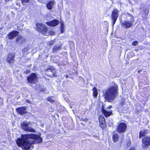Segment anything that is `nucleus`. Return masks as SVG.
I'll list each match as a JSON object with an SVG mask.
<instances>
[{
    "label": "nucleus",
    "instance_id": "9d476101",
    "mask_svg": "<svg viewBox=\"0 0 150 150\" xmlns=\"http://www.w3.org/2000/svg\"><path fill=\"white\" fill-rule=\"evenodd\" d=\"M133 23L131 21L129 20L125 21L121 24L122 27L126 29L130 28L132 25Z\"/></svg>",
    "mask_w": 150,
    "mask_h": 150
},
{
    "label": "nucleus",
    "instance_id": "6ab92c4d",
    "mask_svg": "<svg viewBox=\"0 0 150 150\" xmlns=\"http://www.w3.org/2000/svg\"><path fill=\"white\" fill-rule=\"evenodd\" d=\"M62 46L59 45L54 46L53 48V52H56L61 49Z\"/></svg>",
    "mask_w": 150,
    "mask_h": 150
},
{
    "label": "nucleus",
    "instance_id": "c85d7f7f",
    "mask_svg": "<svg viewBox=\"0 0 150 150\" xmlns=\"http://www.w3.org/2000/svg\"><path fill=\"white\" fill-rule=\"evenodd\" d=\"M54 33H55L52 31H50V34L52 35H54Z\"/></svg>",
    "mask_w": 150,
    "mask_h": 150
},
{
    "label": "nucleus",
    "instance_id": "412c9836",
    "mask_svg": "<svg viewBox=\"0 0 150 150\" xmlns=\"http://www.w3.org/2000/svg\"><path fill=\"white\" fill-rule=\"evenodd\" d=\"M19 41L21 43H22V42H24L25 41L24 39L22 38L21 36L20 35H18L16 39V41L17 42Z\"/></svg>",
    "mask_w": 150,
    "mask_h": 150
},
{
    "label": "nucleus",
    "instance_id": "39448f33",
    "mask_svg": "<svg viewBox=\"0 0 150 150\" xmlns=\"http://www.w3.org/2000/svg\"><path fill=\"white\" fill-rule=\"evenodd\" d=\"M30 123L28 122H23L21 124V127L22 128L26 131H29L31 132H35V131L34 129L28 126Z\"/></svg>",
    "mask_w": 150,
    "mask_h": 150
},
{
    "label": "nucleus",
    "instance_id": "cd10ccee",
    "mask_svg": "<svg viewBox=\"0 0 150 150\" xmlns=\"http://www.w3.org/2000/svg\"><path fill=\"white\" fill-rule=\"evenodd\" d=\"M105 125V122L104 121V122L101 123V124L100 125V126L101 127H104Z\"/></svg>",
    "mask_w": 150,
    "mask_h": 150
},
{
    "label": "nucleus",
    "instance_id": "4468645a",
    "mask_svg": "<svg viewBox=\"0 0 150 150\" xmlns=\"http://www.w3.org/2000/svg\"><path fill=\"white\" fill-rule=\"evenodd\" d=\"M17 111L20 114L23 115L26 113V108L25 107L19 108L16 109Z\"/></svg>",
    "mask_w": 150,
    "mask_h": 150
},
{
    "label": "nucleus",
    "instance_id": "f257e3e1",
    "mask_svg": "<svg viewBox=\"0 0 150 150\" xmlns=\"http://www.w3.org/2000/svg\"><path fill=\"white\" fill-rule=\"evenodd\" d=\"M42 138L39 135L34 134H22L21 138L16 141L17 145L24 150L29 149L32 144L42 142Z\"/></svg>",
    "mask_w": 150,
    "mask_h": 150
},
{
    "label": "nucleus",
    "instance_id": "0eeeda50",
    "mask_svg": "<svg viewBox=\"0 0 150 150\" xmlns=\"http://www.w3.org/2000/svg\"><path fill=\"white\" fill-rule=\"evenodd\" d=\"M119 16L118 11L117 9H115L112 13L111 18L112 20V25L113 26L118 18Z\"/></svg>",
    "mask_w": 150,
    "mask_h": 150
},
{
    "label": "nucleus",
    "instance_id": "ddd939ff",
    "mask_svg": "<svg viewBox=\"0 0 150 150\" xmlns=\"http://www.w3.org/2000/svg\"><path fill=\"white\" fill-rule=\"evenodd\" d=\"M46 24L50 26H55L57 25L59 23V21L57 20H54L53 21L48 22L46 23Z\"/></svg>",
    "mask_w": 150,
    "mask_h": 150
},
{
    "label": "nucleus",
    "instance_id": "4be33fe9",
    "mask_svg": "<svg viewBox=\"0 0 150 150\" xmlns=\"http://www.w3.org/2000/svg\"><path fill=\"white\" fill-rule=\"evenodd\" d=\"M93 95L95 97H96L98 95V92L97 89L94 87L93 89Z\"/></svg>",
    "mask_w": 150,
    "mask_h": 150
},
{
    "label": "nucleus",
    "instance_id": "1a4fd4ad",
    "mask_svg": "<svg viewBox=\"0 0 150 150\" xmlns=\"http://www.w3.org/2000/svg\"><path fill=\"white\" fill-rule=\"evenodd\" d=\"M143 144L142 147H143L148 146L150 145V137H145L142 139Z\"/></svg>",
    "mask_w": 150,
    "mask_h": 150
},
{
    "label": "nucleus",
    "instance_id": "f704fd0d",
    "mask_svg": "<svg viewBox=\"0 0 150 150\" xmlns=\"http://www.w3.org/2000/svg\"><path fill=\"white\" fill-rule=\"evenodd\" d=\"M6 1H9L10 0H5Z\"/></svg>",
    "mask_w": 150,
    "mask_h": 150
},
{
    "label": "nucleus",
    "instance_id": "2eb2a0df",
    "mask_svg": "<svg viewBox=\"0 0 150 150\" xmlns=\"http://www.w3.org/2000/svg\"><path fill=\"white\" fill-rule=\"evenodd\" d=\"M101 110L103 113L106 117L109 116L112 113V110L108 111L103 107L102 108Z\"/></svg>",
    "mask_w": 150,
    "mask_h": 150
},
{
    "label": "nucleus",
    "instance_id": "f8f14e48",
    "mask_svg": "<svg viewBox=\"0 0 150 150\" xmlns=\"http://www.w3.org/2000/svg\"><path fill=\"white\" fill-rule=\"evenodd\" d=\"M18 34L19 32L18 31H13L9 34L8 38L9 39H13L18 35Z\"/></svg>",
    "mask_w": 150,
    "mask_h": 150
},
{
    "label": "nucleus",
    "instance_id": "dca6fc26",
    "mask_svg": "<svg viewBox=\"0 0 150 150\" xmlns=\"http://www.w3.org/2000/svg\"><path fill=\"white\" fill-rule=\"evenodd\" d=\"M55 2L54 1H51L47 3L46 4L47 8L49 10L51 9Z\"/></svg>",
    "mask_w": 150,
    "mask_h": 150
},
{
    "label": "nucleus",
    "instance_id": "20e7f679",
    "mask_svg": "<svg viewBox=\"0 0 150 150\" xmlns=\"http://www.w3.org/2000/svg\"><path fill=\"white\" fill-rule=\"evenodd\" d=\"M38 78L36 74L32 73L30 74L27 77L28 82L31 84H35L38 82Z\"/></svg>",
    "mask_w": 150,
    "mask_h": 150
},
{
    "label": "nucleus",
    "instance_id": "393cba45",
    "mask_svg": "<svg viewBox=\"0 0 150 150\" xmlns=\"http://www.w3.org/2000/svg\"><path fill=\"white\" fill-rule=\"evenodd\" d=\"M55 42L54 40H51L49 41L48 42V44L49 46L52 45Z\"/></svg>",
    "mask_w": 150,
    "mask_h": 150
},
{
    "label": "nucleus",
    "instance_id": "bb28decb",
    "mask_svg": "<svg viewBox=\"0 0 150 150\" xmlns=\"http://www.w3.org/2000/svg\"><path fill=\"white\" fill-rule=\"evenodd\" d=\"M138 42L137 41H135L132 43V45L134 46H137L138 45Z\"/></svg>",
    "mask_w": 150,
    "mask_h": 150
},
{
    "label": "nucleus",
    "instance_id": "b1692460",
    "mask_svg": "<svg viewBox=\"0 0 150 150\" xmlns=\"http://www.w3.org/2000/svg\"><path fill=\"white\" fill-rule=\"evenodd\" d=\"M52 98V97H48L47 98L48 101L50 102L53 103L54 101V100Z\"/></svg>",
    "mask_w": 150,
    "mask_h": 150
},
{
    "label": "nucleus",
    "instance_id": "473e14b6",
    "mask_svg": "<svg viewBox=\"0 0 150 150\" xmlns=\"http://www.w3.org/2000/svg\"><path fill=\"white\" fill-rule=\"evenodd\" d=\"M130 144H131V143H130V142H129L128 144H127V145L128 146H129L130 145Z\"/></svg>",
    "mask_w": 150,
    "mask_h": 150
},
{
    "label": "nucleus",
    "instance_id": "7c9ffc66",
    "mask_svg": "<svg viewBox=\"0 0 150 150\" xmlns=\"http://www.w3.org/2000/svg\"><path fill=\"white\" fill-rule=\"evenodd\" d=\"M16 5L19 7L20 5V3H16Z\"/></svg>",
    "mask_w": 150,
    "mask_h": 150
},
{
    "label": "nucleus",
    "instance_id": "423d86ee",
    "mask_svg": "<svg viewBox=\"0 0 150 150\" xmlns=\"http://www.w3.org/2000/svg\"><path fill=\"white\" fill-rule=\"evenodd\" d=\"M127 128L126 124L124 122H121L117 125L116 130L120 133H123L125 132Z\"/></svg>",
    "mask_w": 150,
    "mask_h": 150
},
{
    "label": "nucleus",
    "instance_id": "c9c22d12",
    "mask_svg": "<svg viewBox=\"0 0 150 150\" xmlns=\"http://www.w3.org/2000/svg\"><path fill=\"white\" fill-rule=\"evenodd\" d=\"M123 103L122 102V105H123Z\"/></svg>",
    "mask_w": 150,
    "mask_h": 150
},
{
    "label": "nucleus",
    "instance_id": "9b49d317",
    "mask_svg": "<svg viewBox=\"0 0 150 150\" xmlns=\"http://www.w3.org/2000/svg\"><path fill=\"white\" fill-rule=\"evenodd\" d=\"M15 59V54L11 53L8 54L7 56V62L9 63H12Z\"/></svg>",
    "mask_w": 150,
    "mask_h": 150
},
{
    "label": "nucleus",
    "instance_id": "f03ea898",
    "mask_svg": "<svg viewBox=\"0 0 150 150\" xmlns=\"http://www.w3.org/2000/svg\"><path fill=\"white\" fill-rule=\"evenodd\" d=\"M118 86L114 84L108 88L104 94L105 99L109 102H112L118 95Z\"/></svg>",
    "mask_w": 150,
    "mask_h": 150
},
{
    "label": "nucleus",
    "instance_id": "a211bd4d",
    "mask_svg": "<svg viewBox=\"0 0 150 150\" xmlns=\"http://www.w3.org/2000/svg\"><path fill=\"white\" fill-rule=\"evenodd\" d=\"M140 11H143V13L145 15H146L149 13V9L148 8H141L140 9Z\"/></svg>",
    "mask_w": 150,
    "mask_h": 150
},
{
    "label": "nucleus",
    "instance_id": "f3484780",
    "mask_svg": "<svg viewBox=\"0 0 150 150\" xmlns=\"http://www.w3.org/2000/svg\"><path fill=\"white\" fill-rule=\"evenodd\" d=\"M149 132L148 130L144 129L140 131L139 133V138H140L142 137L145 136Z\"/></svg>",
    "mask_w": 150,
    "mask_h": 150
},
{
    "label": "nucleus",
    "instance_id": "aec40b11",
    "mask_svg": "<svg viewBox=\"0 0 150 150\" xmlns=\"http://www.w3.org/2000/svg\"><path fill=\"white\" fill-rule=\"evenodd\" d=\"M119 138V135L117 134L114 133L112 136V139L113 141L116 142L118 141Z\"/></svg>",
    "mask_w": 150,
    "mask_h": 150
},
{
    "label": "nucleus",
    "instance_id": "a878e982",
    "mask_svg": "<svg viewBox=\"0 0 150 150\" xmlns=\"http://www.w3.org/2000/svg\"><path fill=\"white\" fill-rule=\"evenodd\" d=\"M29 1V0H22L21 2L22 4L24 5L26 3L28 2Z\"/></svg>",
    "mask_w": 150,
    "mask_h": 150
},
{
    "label": "nucleus",
    "instance_id": "c756f323",
    "mask_svg": "<svg viewBox=\"0 0 150 150\" xmlns=\"http://www.w3.org/2000/svg\"><path fill=\"white\" fill-rule=\"evenodd\" d=\"M112 107V106L111 105H109L108 106V107L107 108V109H111Z\"/></svg>",
    "mask_w": 150,
    "mask_h": 150
},
{
    "label": "nucleus",
    "instance_id": "7ed1b4c3",
    "mask_svg": "<svg viewBox=\"0 0 150 150\" xmlns=\"http://www.w3.org/2000/svg\"><path fill=\"white\" fill-rule=\"evenodd\" d=\"M46 74L48 76L52 77L56 76V70L53 66H49L45 70Z\"/></svg>",
    "mask_w": 150,
    "mask_h": 150
},
{
    "label": "nucleus",
    "instance_id": "6e6552de",
    "mask_svg": "<svg viewBox=\"0 0 150 150\" xmlns=\"http://www.w3.org/2000/svg\"><path fill=\"white\" fill-rule=\"evenodd\" d=\"M36 26L37 28L39 31L46 32L47 31V28L46 25L44 24L37 23Z\"/></svg>",
    "mask_w": 150,
    "mask_h": 150
},
{
    "label": "nucleus",
    "instance_id": "72a5a7b5",
    "mask_svg": "<svg viewBox=\"0 0 150 150\" xmlns=\"http://www.w3.org/2000/svg\"><path fill=\"white\" fill-rule=\"evenodd\" d=\"M68 76L67 75L66 76V78H68Z\"/></svg>",
    "mask_w": 150,
    "mask_h": 150
},
{
    "label": "nucleus",
    "instance_id": "2f4dec72",
    "mask_svg": "<svg viewBox=\"0 0 150 150\" xmlns=\"http://www.w3.org/2000/svg\"><path fill=\"white\" fill-rule=\"evenodd\" d=\"M39 90L40 91H43V92H44V90H45V89H44L43 88V89H42V88H41V89H40Z\"/></svg>",
    "mask_w": 150,
    "mask_h": 150
},
{
    "label": "nucleus",
    "instance_id": "5701e85b",
    "mask_svg": "<svg viewBox=\"0 0 150 150\" xmlns=\"http://www.w3.org/2000/svg\"><path fill=\"white\" fill-rule=\"evenodd\" d=\"M64 24L63 23H61V26L60 27V30L62 33H63L64 31Z\"/></svg>",
    "mask_w": 150,
    "mask_h": 150
}]
</instances>
